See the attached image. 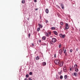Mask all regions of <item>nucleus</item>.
Masks as SVG:
<instances>
[{"label":"nucleus","instance_id":"nucleus-1","mask_svg":"<svg viewBox=\"0 0 80 80\" xmlns=\"http://www.w3.org/2000/svg\"><path fill=\"white\" fill-rule=\"evenodd\" d=\"M57 42V39L55 38H53L52 39V41H50V43L52 45L53 44V43H55Z\"/></svg>","mask_w":80,"mask_h":80},{"label":"nucleus","instance_id":"nucleus-2","mask_svg":"<svg viewBox=\"0 0 80 80\" xmlns=\"http://www.w3.org/2000/svg\"><path fill=\"white\" fill-rule=\"evenodd\" d=\"M74 67L75 69V71L76 72H78V66L77 64H75L74 66Z\"/></svg>","mask_w":80,"mask_h":80},{"label":"nucleus","instance_id":"nucleus-3","mask_svg":"<svg viewBox=\"0 0 80 80\" xmlns=\"http://www.w3.org/2000/svg\"><path fill=\"white\" fill-rule=\"evenodd\" d=\"M51 34V32H46L45 33V35L46 36V37H50V35Z\"/></svg>","mask_w":80,"mask_h":80},{"label":"nucleus","instance_id":"nucleus-4","mask_svg":"<svg viewBox=\"0 0 80 80\" xmlns=\"http://www.w3.org/2000/svg\"><path fill=\"white\" fill-rule=\"evenodd\" d=\"M59 36L61 38H64L66 37V35L65 34H59Z\"/></svg>","mask_w":80,"mask_h":80},{"label":"nucleus","instance_id":"nucleus-5","mask_svg":"<svg viewBox=\"0 0 80 80\" xmlns=\"http://www.w3.org/2000/svg\"><path fill=\"white\" fill-rule=\"evenodd\" d=\"M60 60L59 59H56L54 61V63L56 65H58L60 63Z\"/></svg>","mask_w":80,"mask_h":80},{"label":"nucleus","instance_id":"nucleus-6","mask_svg":"<svg viewBox=\"0 0 80 80\" xmlns=\"http://www.w3.org/2000/svg\"><path fill=\"white\" fill-rule=\"evenodd\" d=\"M58 65H59V66L60 67H62V66H63V62L62 61H60Z\"/></svg>","mask_w":80,"mask_h":80},{"label":"nucleus","instance_id":"nucleus-7","mask_svg":"<svg viewBox=\"0 0 80 80\" xmlns=\"http://www.w3.org/2000/svg\"><path fill=\"white\" fill-rule=\"evenodd\" d=\"M68 28H69L68 27V24L67 23L66 24V27H65V28L66 29H68Z\"/></svg>","mask_w":80,"mask_h":80},{"label":"nucleus","instance_id":"nucleus-8","mask_svg":"<svg viewBox=\"0 0 80 80\" xmlns=\"http://www.w3.org/2000/svg\"><path fill=\"white\" fill-rule=\"evenodd\" d=\"M63 70L64 72H67V70L65 66L63 68Z\"/></svg>","mask_w":80,"mask_h":80},{"label":"nucleus","instance_id":"nucleus-9","mask_svg":"<svg viewBox=\"0 0 80 80\" xmlns=\"http://www.w3.org/2000/svg\"><path fill=\"white\" fill-rule=\"evenodd\" d=\"M53 33L56 35H58V32H57V31H53Z\"/></svg>","mask_w":80,"mask_h":80},{"label":"nucleus","instance_id":"nucleus-10","mask_svg":"<svg viewBox=\"0 0 80 80\" xmlns=\"http://www.w3.org/2000/svg\"><path fill=\"white\" fill-rule=\"evenodd\" d=\"M63 52L62 51V50L61 49H60L59 51V53H60V54L61 55H62V54Z\"/></svg>","mask_w":80,"mask_h":80},{"label":"nucleus","instance_id":"nucleus-11","mask_svg":"<svg viewBox=\"0 0 80 80\" xmlns=\"http://www.w3.org/2000/svg\"><path fill=\"white\" fill-rule=\"evenodd\" d=\"M74 76H75V77H77L78 76V74H77V73L75 72L74 73Z\"/></svg>","mask_w":80,"mask_h":80},{"label":"nucleus","instance_id":"nucleus-12","mask_svg":"<svg viewBox=\"0 0 80 80\" xmlns=\"http://www.w3.org/2000/svg\"><path fill=\"white\" fill-rule=\"evenodd\" d=\"M38 26L39 27H40V28H42L43 27V26H42V25H41V24H38Z\"/></svg>","mask_w":80,"mask_h":80},{"label":"nucleus","instance_id":"nucleus-13","mask_svg":"<svg viewBox=\"0 0 80 80\" xmlns=\"http://www.w3.org/2000/svg\"><path fill=\"white\" fill-rule=\"evenodd\" d=\"M42 39L43 40H46V37L45 36H43L42 38Z\"/></svg>","mask_w":80,"mask_h":80},{"label":"nucleus","instance_id":"nucleus-14","mask_svg":"<svg viewBox=\"0 0 80 80\" xmlns=\"http://www.w3.org/2000/svg\"><path fill=\"white\" fill-rule=\"evenodd\" d=\"M45 12L46 13H48V12H49L48 9V8L46 9L45 10Z\"/></svg>","mask_w":80,"mask_h":80},{"label":"nucleus","instance_id":"nucleus-15","mask_svg":"<svg viewBox=\"0 0 80 80\" xmlns=\"http://www.w3.org/2000/svg\"><path fill=\"white\" fill-rule=\"evenodd\" d=\"M63 48V51H64V54H65L66 53V49H65L64 47Z\"/></svg>","mask_w":80,"mask_h":80},{"label":"nucleus","instance_id":"nucleus-16","mask_svg":"<svg viewBox=\"0 0 80 80\" xmlns=\"http://www.w3.org/2000/svg\"><path fill=\"white\" fill-rule=\"evenodd\" d=\"M67 77H68V76H67V75H65L64 76V78H65V79L66 80L67 79Z\"/></svg>","mask_w":80,"mask_h":80},{"label":"nucleus","instance_id":"nucleus-17","mask_svg":"<svg viewBox=\"0 0 80 80\" xmlns=\"http://www.w3.org/2000/svg\"><path fill=\"white\" fill-rule=\"evenodd\" d=\"M42 65L43 66H45L46 65V63L45 62H42Z\"/></svg>","mask_w":80,"mask_h":80},{"label":"nucleus","instance_id":"nucleus-18","mask_svg":"<svg viewBox=\"0 0 80 80\" xmlns=\"http://www.w3.org/2000/svg\"><path fill=\"white\" fill-rule=\"evenodd\" d=\"M61 6L62 8V9H63L64 8V7H63V5L62 4H61Z\"/></svg>","mask_w":80,"mask_h":80},{"label":"nucleus","instance_id":"nucleus-19","mask_svg":"<svg viewBox=\"0 0 80 80\" xmlns=\"http://www.w3.org/2000/svg\"><path fill=\"white\" fill-rule=\"evenodd\" d=\"M36 60H39L40 59V58L38 56H37L36 58Z\"/></svg>","mask_w":80,"mask_h":80},{"label":"nucleus","instance_id":"nucleus-20","mask_svg":"<svg viewBox=\"0 0 80 80\" xmlns=\"http://www.w3.org/2000/svg\"><path fill=\"white\" fill-rule=\"evenodd\" d=\"M25 2V1L24 0H22V3H24Z\"/></svg>","mask_w":80,"mask_h":80},{"label":"nucleus","instance_id":"nucleus-21","mask_svg":"<svg viewBox=\"0 0 80 80\" xmlns=\"http://www.w3.org/2000/svg\"><path fill=\"white\" fill-rule=\"evenodd\" d=\"M40 30V28H38L37 29V31L38 32H39Z\"/></svg>","mask_w":80,"mask_h":80},{"label":"nucleus","instance_id":"nucleus-22","mask_svg":"<svg viewBox=\"0 0 80 80\" xmlns=\"http://www.w3.org/2000/svg\"><path fill=\"white\" fill-rule=\"evenodd\" d=\"M51 29H52V30H55V27H53L51 28Z\"/></svg>","mask_w":80,"mask_h":80},{"label":"nucleus","instance_id":"nucleus-23","mask_svg":"<svg viewBox=\"0 0 80 80\" xmlns=\"http://www.w3.org/2000/svg\"><path fill=\"white\" fill-rule=\"evenodd\" d=\"M29 77V75H28V74H26V78H28V77Z\"/></svg>","mask_w":80,"mask_h":80},{"label":"nucleus","instance_id":"nucleus-24","mask_svg":"<svg viewBox=\"0 0 80 80\" xmlns=\"http://www.w3.org/2000/svg\"><path fill=\"white\" fill-rule=\"evenodd\" d=\"M62 78H63V76H60V79H62Z\"/></svg>","mask_w":80,"mask_h":80},{"label":"nucleus","instance_id":"nucleus-25","mask_svg":"<svg viewBox=\"0 0 80 80\" xmlns=\"http://www.w3.org/2000/svg\"><path fill=\"white\" fill-rule=\"evenodd\" d=\"M60 25H63V23L62 22H61L60 23Z\"/></svg>","mask_w":80,"mask_h":80},{"label":"nucleus","instance_id":"nucleus-26","mask_svg":"<svg viewBox=\"0 0 80 80\" xmlns=\"http://www.w3.org/2000/svg\"><path fill=\"white\" fill-rule=\"evenodd\" d=\"M30 75H32V72H30L29 73Z\"/></svg>","mask_w":80,"mask_h":80},{"label":"nucleus","instance_id":"nucleus-27","mask_svg":"<svg viewBox=\"0 0 80 80\" xmlns=\"http://www.w3.org/2000/svg\"><path fill=\"white\" fill-rule=\"evenodd\" d=\"M32 47H34V44L33 43H32Z\"/></svg>","mask_w":80,"mask_h":80},{"label":"nucleus","instance_id":"nucleus-28","mask_svg":"<svg viewBox=\"0 0 80 80\" xmlns=\"http://www.w3.org/2000/svg\"><path fill=\"white\" fill-rule=\"evenodd\" d=\"M28 80H32V78H29L28 79Z\"/></svg>","mask_w":80,"mask_h":80},{"label":"nucleus","instance_id":"nucleus-29","mask_svg":"<svg viewBox=\"0 0 80 80\" xmlns=\"http://www.w3.org/2000/svg\"><path fill=\"white\" fill-rule=\"evenodd\" d=\"M58 73L59 75H61V72H58Z\"/></svg>","mask_w":80,"mask_h":80},{"label":"nucleus","instance_id":"nucleus-30","mask_svg":"<svg viewBox=\"0 0 80 80\" xmlns=\"http://www.w3.org/2000/svg\"><path fill=\"white\" fill-rule=\"evenodd\" d=\"M28 37L29 38H30V33H29V34H28Z\"/></svg>","mask_w":80,"mask_h":80},{"label":"nucleus","instance_id":"nucleus-31","mask_svg":"<svg viewBox=\"0 0 80 80\" xmlns=\"http://www.w3.org/2000/svg\"><path fill=\"white\" fill-rule=\"evenodd\" d=\"M70 52L72 53V49H71L70 50Z\"/></svg>","mask_w":80,"mask_h":80},{"label":"nucleus","instance_id":"nucleus-32","mask_svg":"<svg viewBox=\"0 0 80 80\" xmlns=\"http://www.w3.org/2000/svg\"><path fill=\"white\" fill-rule=\"evenodd\" d=\"M54 58H56V54H55L54 56Z\"/></svg>","mask_w":80,"mask_h":80},{"label":"nucleus","instance_id":"nucleus-33","mask_svg":"<svg viewBox=\"0 0 80 80\" xmlns=\"http://www.w3.org/2000/svg\"><path fill=\"white\" fill-rule=\"evenodd\" d=\"M78 48H77L76 49V51H77V52H78Z\"/></svg>","mask_w":80,"mask_h":80},{"label":"nucleus","instance_id":"nucleus-34","mask_svg":"<svg viewBox=\"0 0 80 80\" xmlns=\"http://www.w3.org/2000/svg\"><path fill=\"white\" fill-rule=\"evenodd\" d=\"M61 44H59V48H60L61 47Z\"/></svg>","mask_w":80,"mask_h":80},{"label":"nucleus","instance_id":"nucleus-35","mask_svg":"<svg viewBox=\"0 0 80 80\" xmlns=\"http://www.w3.org/2000/svg\"><path fill=\"white\" fill-rule=\"evenodd\" d=\"M38 42H39L40 43V42H41V40H39Z\"/></svg>","mask_w":80,"mask_h":80},{"label":"nucleus","instance_id":"nucleus-36","mask_svg":"<svg viewBox=\"0 0 80 80\" xmlns=\"http://www.w3.org/2000/svg\"><path fill=\"white\" fill-rule=\"evenodd\" d=\"M48 20H46V23H48Z\"/></svg>","mask_w":80,"mask_h":80},{"label":"nucleus","instance_id":"nucleus-37","mask_svg":"<svg viewBox=\"0 0 80 80\" xmlns=\"http://www.w3.org/2000/svg\"><path fill=\"white\" fill-rule=\"evenodd\" d=\"M38 8H37L35 9V10L37 11V10H38Z\"/></svg>","mask_w":80,"mask_h":80},{"label":"nucleus","instance_id":"nucleus-38","mask_svg":"<svg viewBox=\"0 0 80 80\" xmlns=\"http://www.w3.org/2000/svg\"><path fill=\"white\" fill-rule=\"evenodd\" d=\"M34 2H37V0H34Z\"/></svg>","mask_w":80,"mask_h":80},{"label":"nucleus","instance_id":"nucleus-39","mask_svg":"<svg viewBox=\"0 0 80 80\" xmlns=\"http://www.w3.org/2000/svg\"><path fill=\"white\" fill-rule=\"evenodd\" d=\"M25 80H28V79H27V78H25Z\"/></svg>","mask_w":80,"mask_h":80},{"label":"nucleus","instance_id":"nucleus-40","mask_svg":"<svg viewBox=\"0 0 80 80\" xmlns=\"http://www.w3.org/2000/svg\"><path fill=\"white\" fill-rule=\"evenodd\" d=\"M70 71H72V68H70Z\"/></svg>","mask_w":80,"mask_h":80},{"label":"nucleus","instance_id":"nucleus-41","mask_svg":"<svg viewBox=\"0 0 80 80\" xmlns=\"http://www.w3.org/2000/svg\"><path fill=\"white\" fill-rule=\"evenodd\" d=\"M28 20H29V18H28Z\"/></svg>","mask_w":80,"mask_h":80},{"label":"nucleus","instance_id":"nucleus-42","mask_svg":"<svg viewBox=\"0 0 80 80\" xmlns=\"http://www.w3.org/2000/svg\"><path fill=\"white\" fill-rule=\"evenodd\" d=\"M29 1V0H30V1H31V0H28Z\"/></svg>","mask_w":80,"mask_h":80},{"label":"nucleus","instance_id":"nucleus-43","mask_svg":"<svg viewBox=\"0 0 80 80\" xmlns=\"http://www.w3.org/2000/svg\"><path fill=\"white\" fill-rule=\"evenodd\" d=\"M79 73V74H80V73Z\"/></svg>","mask_w":80,"mask_h":80},{"label":"nucleus","instance_id":"nucleus-44","mask_svg":"<svg viewBox=\"0 0 80 80\" xmlns=\"http://www.w3.org/2000/svg\"><path fill=\"white\" fill-rule=\"evenodd\" d=\"M60 28H61V26H60Z\"/></svg>","mask_w":80,"mask_h":80}]
</instances>
